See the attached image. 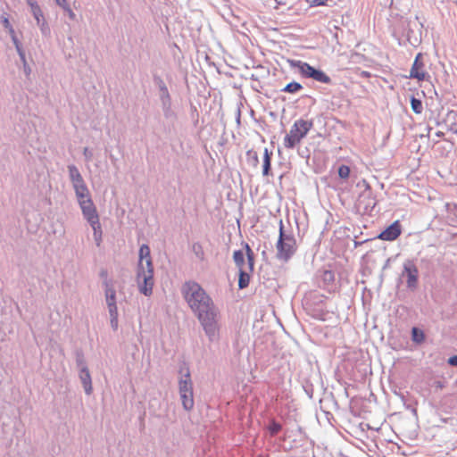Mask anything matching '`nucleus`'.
<instances>
[{"mask_svg": "<svg viewBox=\"0 0 457 457\" xmlns=\"http://www.w3.org/2000/svg\"><path fill=\"white\" fill-rule=\"evenodd\" d=\"M137 280L140 292L145 295H150L154 287V267L150 248L146 245H141L139 249Z\"/></svg>", "mask_w": 457, "mask_h": 457, "instance_id": "obj_1", "label": "nucleus"}, {"mask_svg": "<svg viewBox=\"0 0 457 457\" xmlns=\"http://www.w3.org/2000/svg\"><path fill=\"white\" fill-rule=\"evenodd\" d=\"M233 260L239 270L238 287H248L251 274L254 270V253L248 244L245 243L242 248L233 253Z\"/></svg>", "mask_w": 457, "mask_h": 457, "instance_id": "obj_2", "label": "nucleus"}, {"mask_svg": "<svg viewBox=\"0 0 457 457\" xmlns=\"http://www.w3.org/2000/svg\"><path fill=\"white\" fill-rule=\"evenodd\" d=\"M182 294L194 312L207 308L213 303L203 287L194 281H188L183 285Z\"/></svg>", "mask_w": 457, "mask_h": 457, "instance_id": "obj_3", "label": "nucleus"}, {"mask_svg": "<svg viewBox=\"0 0 457 457\" xmlns=\"http://www.w3.org/2000/svg\"><path fill=\"white\" fill-rule=\"evenodd\" d=\"M194 313L197 316L209 338L211 340L216 338L220 331V316L214 304L212 303L207 308L201 309Z\"/></svg>", "mask_w": 457, "mask_h": 457, "instance_id": "obj_4", "label": "nucleus"}, {"mask_svg": "<svg viewBox=\"0 0 457 457\" xmlns=\"http://www.w3.org/2000/svg\"><path fill=\"white\" fill-rule=\"evenodd\" d=\"M312 127V120H305L303 119L295 120L289 133L284 138V146L288 149L294 148L308 134Z\"/></svg>", "mask_w": 457, "mask_h": 457, "instance_id": "obj_5", "label": "nucleus"}, {"mask_svg": "<svg viewBox=\"0 0 457 457\" xmlns=\"http://www.w3.org/2000/svg\"><path fill=\"white\" fill-rule=\"evenodd\" d=\"M179 390L182 405L185 410L190 411L194 408L193 384L189 370L187 368L185 374L179 381Z\"/></svg>", "mask_w": 457, "mask_h": 457, "instance_id": "obj_6", "label": "nucleus"}, {"mask_svg": "<svg viewBox=\"0 0 457 457\" xmlns=\"http://www.w3.org/2000/svg\"><path fill=\"white\" fill-rule=\"evenodd\" d=\"M296 249L295 239L291 235L283 232V226H280L279 238L277 243V256L283 261H288Z\"/></svg>", "mask_w": 457, "mask_h": 457, "instance_id": "obj_7", "label": "nucleus"}, {"mask_svg": "<svg viewBox=\"0 0 457 457\" xmlns=\"http://www.w3.org/2000/svg\"><path fill=\"white\" fill-rule=\"evenodd\" d=\"M81 209L83 212L84 217L90 223L93 230H94V237L97 244L100 245L102 240V228L99 223L98 214L96 212V208L94 205L93 202H81Z\"/></svg>", "mask_w": 457, "mask_h": 457, "instance_id": "obj_8", "label": "nucleus"}, {"mask_svg": "<svg viewBox=\"0 0 457 457\" xmlns=\"http://www.w3.org/2000/svg\"><path fill=\"white\" fill-rule=\"evenodd\" d=\"M290 66L296 68L301 75L304 78H312L316 81L328 84L330 82V78L320 70H316L309 63L302 61H289Z\"/></svg>", "mask_w": 457, "mask_h": 457, "instance_id": "obj_9", "label": "nucleus"}, {"mask_svg": "<svg viewBox=\"0 0 457 457\" xmlns=\"http://www.w3.org/2000/svg\"><path fill=\"white\" fill-rule=\"evenodd\" d=\"M408 78L416 79L418 82L428 81L430 79V75L426 69L423 60V54L419 53L416 55Z\"/></svg>", "mask_w": 457, "mask_h": 457, "instance_id": "obj_10", "label": "nucleus"}, {"mask_svg": "<svg viewBox=\"0 0 457 457\" xmlns=\"http://www.w3.org/2000/svg\"><path fill=\"white\" fill-rule=\"evenodd\" d=\"M105 298L111 318V326L113 329L118 328V309L116 305L115 290L109 287L107 282L105 283Z\"/></svg>", "mask_w": 457, "mask_h": 457, "instance_id": "obj_11", "label": "nucleus"}, {"mask_svg": "<svg viewBox=\"0 0 457 457\" xmlns=\"http://www.w3.org/2000/svg\"><path fill=\"white\" fill-rule=\"evenodd\" d=\"M402 225L399 220L394 221L390 226L386 228L378 236V238L383 241H394L397 239L402 234Z\"/></svg>", "mask_w": 457, "mask_h": 457, "instance_id": "obj_12", "label": "nucleus"}, {"mask_svg": "<svg viewBox=\"0 0 457 457\" xmlns=\"http://www.w3.org/2000/svg\"><path fill=\"white\" fill-rule=\"evenodd\" d=\"M418 269L411 262H407L403 267V275L407 278V286L410 288H415L418 283Z\"/></svg>", "mask_w": 457, "mask_h": 457, "instance_id": "obj_13", "label": "nucleus"}, {"mask_svg": "<svg viewBox=\"0 0 457 457\" xmlns=\"http://www.w3.org/2000/svg\"><path fill=\"white\" fill-rule=\"evenodd\" d=\"M79 378L83 384L85 392L87 395H90L92 392V381H91V376H90V373H89V370H87V368L81 369Z\"/></svg>", "mask_w": 457, "mask_h": 457, "instance_id": "obj_14", "label": "nucleus"}, {"mask_svg": "<svg viewBox=\"0 0 457 457\" xmlns=\"http://www.w3.org/2000/svg\"><path fill=\"white\" fill-rule=\"evenodd\" d=\"M72 184L78 197L85 198L88 195V190L83 181V179H79V183L75 181Z\"/></svg>", "mask_w": 457, "mask_h": 457, "instance_id": "obj_15", "label": "nucleus"}, {"mask_svg": "<svg viewBox=\"0 0 457 457\" xmlns=\"http://www.w3.org/2000/svg\"><path fill=\"white\" fill-rule=\"evenodd\" d=\"M3 24H4V26L6 29H9V31H10V33H11L12 37L13 42H14V44H15V46H16V48H17V50H18L19 54H21V56L23 58V57H24V55H23V54H22V52H21V48H20L19 42H18V40H17V38H16V37H15L14 29H12V25H11V23H10L9 20H8L7 18H4V19H3Z\"/></svg>", "mask_w": 457, "mask_h": 457, "instance_id": "obj_16", "label": "nucleus"}, {"mask_svg": "<svg viewBox=\"0 0 457 457\" xmlns=\"http://www.w3.org/2000/svg\"><path fill=\"white\" fill-rule=\"evenodd\" d=\"M270 153H269L268 149H264L263 153V163H262V174L268 175L269 170L270 168Z\"/></svg>", "mask_w": 457, "mask_h": 457, "instance_id": "obj_17", "label": "nucleus"}, {"mask_svg": "<svg viewBox=\"0 0 457 457\" xmlns=\"http://www.w3.org/2000/svg\"><path fill=\"white\" fill-rule=\"evenodd\" d=\"M303 88V86L298 82H290L288 83L283 89V92L286 93H296Z\"/></svg>", "mask_w": 457, "mask_h": 457, "instance_id": "obj_18", "label": "nucleus"}, {"mask_svg": "<svg viewBox=\"0 0 457 457\" xmlns=\"http://www.w3.org/2000/svg\"><path fill=\"white\" fill-rule=\"evenodd\" d=\"M411 109L412 111L417 113V114H420L423 111V106H422V103L420 100L415 98V97H411Z\"/></svg>", "mask_w": 457, "mask_h": 457, "instance_id": "obj_19", "label": "nucleus"}, {"mask_svg": "<svg viewBox=\"0 0 457 457\" xmlns=\"http://www.w3.org/2000/svg\"><path fill=\"white\" fill-rule=\"evenodd\" d=\"M69 173L72 183L75 181L79 183V179H82L79 170L73 165L69 166Z\"/></svg>", "mask_w": 457, "mask_h": 457, "instance_id": "obj_20", "label": "nucleus"}, {"mask_svg": "<svg viewBox=\"0 0 457 457\" xmlns=\"http://www.w3.org/2000/svg\"><path fill=\"white\" fill-rule=\"evenodd\" d=\"M411 334H412V340L414 342L421 343L425 338L423 331L417 328H412Z\"/></svg>", "mask_w": 457, "mask_h": 457, "instance_id": "obj_21", "label": "nucleus"}, {"mask_svg": "<svg viewBox=\"0 0 457 457\" xmlns=\"http://www.w3.org/2000/svg\"><path fill=\"white\" fill-rule=\"evenodd\" d=\"M269 431L271 436H276L282 428L281 425L275 420H272L269 425Z\"/></svg>", "mask_w": 457, "mask_h": 457, "instance_id": "obj_22", "label": "nucleus"}, {"mask_svg": "<svg viewBox=\"0 0 457 457\" xmlns=\"http://www.w3.org/2000/svg\"><path fill=\"white\" fill-rule=\"evenodd\" d=\"M338 175L342 179H348L350 176V168L347 165H341L338 168Z\"/></svg>", "mask_w": 457, "mask_h": 457, "instance_id": "obj_23", "label": "nucleus"}, {"mask_svg": "<svg viewBox=\"0 0 457 457\" xmlns=\"http://www.w3.org/2000/svg\"><path fill=\"white\" fill-rule=\"evenodd\" d=\"M31 12H32L35 19L37 20V22L39 24L40 19L43 17V13H42V11H41L39 5L37 4V5L31 7Z\"/></svg>", "mask_w": 457, "mask_h": 457, "instance_id": "obj_24", "label": "nucleus"}, {"mask_svg": "<svg viewBox=\"0 0 457 457\" xmlns=\"http://www.w3.org/2000/svg\"><path fill=\"white\" fill-rule=\"evenodd\" d=\"M63 10L67 12L68 16H69L70 19H71V20L75 19L76 15L74 13V12L71 9L69 4L66 5L65 7H63Z\"/></svg>", "mask_w": 457, "mask_h": 457, "instance_id": "obj_25", "label": "nucleus"}, {"mask_svg": "<svg viewBox=\"0 0 457 457\" xmlns=\"http://www.w3.org/2000/svg\"><path fill=\"white\" fill-rule=\"evenodd\" d=\"M448 363L452 366H457V355L449 358Z\"/></svg>", "mask_w": 457, "mask_h": 457, "instance_id": "obj_26", "label": "nucleus"}, {"mask_svg": "<svg viewBox=\"0 0 457 457\" xmlns=\"http://www.w3.org/2000/svg\"><path fill=\"white\" fill-rule=\"evenodd\" d=\"M56 4L58 5H60L62 8L65 7L66 5H68L67 4V1L66 0H55Z\"/></svg>", "mask_w": 457, "mask_h": 457, "instance_id": "obj_27", "label": "nucleus"}, {"mask_svg": "<svg viewBox=\"0 0 457 457\" xmlns=\"http://www.w3.org/2000/svg\"><path fill=\"white\" fill-rule=\"evenodd\" d=\"M328 0H312L314 5H323Z\"/></svg>", "mask_w": 457, "mask_h": 457, "instance_id": "obj_28", "label": "nucleus"}, {"mask_svg": "<svg viewBox=\"0 0 457 457\" xmlns=\"http://www.w3.org/2000/svg\"><path fill=\"white\" fill-rule=\"evenodd\" d=\"M100 276H101L104 279H105V280H106V279H107V278H108V272H107V270H101V272H100Z\"/></svg>", "mask_w": 457, "mask_h": 457, "instance_id": "obj_29", "label": "nucleus"}, {"mask_svg": "<svg viewBox=\"0 0 457 457\" xmlns=\"http://www.w3.org/2000/svg\"><path fill=\"white\" fill-rule=\"evenodd\" d=\"M27 4L31 7L37 5V3L36 0H27Z\"/></svg>", "mask_w": 457, "mask_h": 457, "instance_id": "obj_30", "label": "nucleus"}, {"mask_svg": "<svg viewBox=\"0 0 457 457\" xmlns=\"http://www.w3.org/2000/svg\"><path fill=\"white\" fill-rule=\"evenodd\" d=\"M85 154H88L87 148H85Z\"/></svg>", "mask_w": 457, "mask_h": 457, "instance_id": "obj_31", "label": "nucleus"}, {"mask_svg": "<svg viewBox=\"0 0 457 457\" xmlns=\"http://www.w3.org/2000/svg\"><path fill=\"white\" fill-rule=\"evenodd\" d=\"M85 154H88L87 148H85Z\"/></svg>", "mask_w": 457, "mask_h": 457, "instance_id": "obj_32", "label": "nucleus"}]
</instances>
